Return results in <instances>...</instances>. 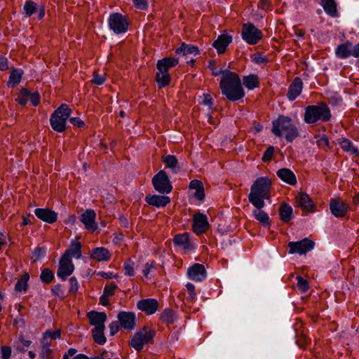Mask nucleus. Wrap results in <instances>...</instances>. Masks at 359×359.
Here are the masks:
<instances>
[{"mask_svg":"<svg viewBox=\"0 0 359 359\" xmlns=\"http://www.w3.org/2000/svg\"><path fill=\"white\" fill-rule=\"evenodd\" d=\"M219 87L222 93L232 102L242 99L245 95L241 81L238 74L228 70L222 72Z\"/></svg>","mask_w":359,"mask_h":359,"instance_id":"obj_1","label":"nucleus"},{"mask_svg":"<svg viewBox=\"0 0 359 359\" xmlns=\"http://www.w3.org/2000/svg\"><path fill=\"white\" fill-rule=\"evenodd\" d=\"M271 187V182L268 177L257 178L251 187L249 201L255 208H263L265 205L264 199L270 196Z\"/></svg>","mask_w":359,"mask_h":359,"instance_id":"obj_2","label":"nucleus"},{"mask_svg":"<svg viewBox=\"0 0 359 359\" xmlns=\"http://www.w3.org/2000/svg\"><path fill=\"white\" fill-rule=\"evenodd\" d=\"M272 133L278 136H285L288 142H292L299 135L298 130L287 116H279L273 121Z\"/></svg>","mask_w":359,"mask_h":359,"instance_id":"obj_3","label":"nucleus"},{"mask_svg":"<svg viewBox=\"0 0 359 359\" xmlns=\"http://www.w3.org/2000/svg\"><path fill=\"white\" fill-rule=\"evenodd\" d=\"M330 118V110L324 102H320L318 105L308 106L305 109L304 121L307 123H314L319 120L328 121Z\"/></svg>","mask_w":359,"mask_h":359,"instance_id":"obj_4","label":"nucleus"},{"mask_svg":"<svg viewBox=\"0 0 359 359\" xmlns=\"http://www.w3.org/2000/svg\"><path fill=\"white\" fill-rule=\"evenodd\" d=\"M71 114V109L67 104H62L50 116V123L53 129L59 133L65 131Z\"/></svg>","mask_w":359,"mask_h":359,"instance_id":"obj_5","label":"nucleus"},{"mask_svg":"<svg viewBox=\"0 0 359 359\" xmlns=\"http://www.w3.org/2000/svg\"><path fill=\"white\" fill-rule=\"evenodd\" d=\"M156 336V332L152 328L144 326L135 333L130 339V345L135 351H140L145 344L151 342Z\"/></svg>","mask_w":359,"mask_h":359,"instance_id":"obj_6","label":"nucleus"},{"mask_svg":"<svg viewBox=\"0 0 359 359\" xmlns=\"http://www.w3.org/2000/svg\"><path fill=\"white\" fill-rule=\"evenodd\" d=\"M243 39L250 45H254L262 38V32L252 23H246L243 25Z\"/></svg>","mask_w":359,"mask_h":359,"instance_id":"obj_7","label":"nucleus"},{"mask_svg":"<svg viewBox=\"0 0 359 359\" xmlns=\"http://www.w3.org/2000/svg\"><path fill=\"white\" fill-rule=\"evenodd\" d=\"M152 183L154 189L161 194H168L172 191V187L164 170H161L153 177Z\"/></svg>","mask_w":359,"mask_h":359,"instance_id":"obj_8","label":"nucleus"},{"mask_svg":"<svg viewBox=\"0 0 359 359\" xmlns=\"http://www.w3.org/2000/svg\"><path fill=\"white\" fill-rule=\"evenodd\" d=\"M108 23L109 28L116 34L126 32L128 30V22L121 13H115L109 15Z\"/></svg>","mask_w":359,"mask_h":359,"instance_id":"obj_9","label":"nucleus"},{"mask_svg":"<svg viewBox=\"0 0 359 359\" xmlns=\"http://www.w3.org/2000/svg\"><path fill=\"white\" fill-rule=\"evenodd\" d=\"M69 252H64L59 262V267L57 271V276L62 280H65L67 277L72 274L74 270V266L72 260L68 258Z\"/></svg>","mask_w":359,"mask_h":359,"instance_id":"obj_10","label":"nucleus"},{"mask_svg":"<svg viewBox=\"0 0 359 359\" xmlns=\"http://www.w3.org/2000/svg\"><path fill=\"white\" fill-rule=\"evenodd\" d=\"M121 327L127 330H133L136 327V315L132 311H121L117 315Z\"/></svg>","mask_w":359,"mask_h":359,"instance_id":"obj_11","label":"nucleus"},{"mask_svg":"<svg viewBox=\"0 0 359 359\" xmlns=\"http://www.w3.org/2000/svg\"><path fill=\"white\" fill-rule=\"evenodd\" d=\"M159 307L158 302L154 298L143 299L137 302V308L148 316L154 314Z\"/></svg>","mask_w":359,"mask_h":359,"instance_id":"obj_12","label":"nucleus"},{"mask_svg":"<svg viewBox=\"0 0 359 359\" xmlns=\"http://www.w3.org/2000/svg\"><path fill=\"white\" fill-rule=\"evenodd\" d=\"M187 275L194 281L203 282L206 279L207 272L203 264L196 263L188 269Z\"/></svg>","mask_w":359,"mask_h":359,"instance_id":"obj_13","label":"nucleus"},{"mask_svg":"<svg viewBox=\"0 0 359 359\" xmlns=\"http://www.w3.org/2000/svg\"><path fill=\"white\" fill-rule=\"evenodd\" d=\"M330 208L332 215L337 217H341L345 215L349 207L345 201L341 198H332L330 202Z\"/></svg>","mask_w":359,"mask_h":359,"instance_id":"obj_14","label":"nucleus"},{"mask_svg":"<svg viewBox=\"0 0 359 359\" xmlns=\"http://www.w3.org/2000/svg\"><path fill=\"white\" fill-rule=\"evenodd\" d=\"M96 214L93 210H86L80 217V221L85 226V229L91 232L95 231L98 226L95 222Z\"/></svg>","mask_w":359,"mask_h":359,"instance_id":"obj_15","label":"nucleus"},{"mask_svg":"<svg viewBox=\"0 0 359 359\" xmlns=\"http://www.w3.org/2000/svg\"><path fill=\"white\" fill-rule=\"evenodd\" d=\"M86 316L90 324L94 327H105L104 323L107 319L106 313L90 311L87 313Z\"/></svg>","mask_w":359,"mask_h":359,"instance_id":"obj_16","label":"nucleus"},{"mask_svg":"<svg viewBox=\"0 0 359 359\" xmlns=\"http://www.w3.org/2000/svg\"><path fill=\"white\" fill-rule=\"evenodd\" d=\"M208 228L207 217L201 213H196L194 217L193 229L196 234L204 233Z\"/></svg>","mask_w":359,"mask_h":359,"instance_id":"obj_17","label":"nucleus"},{"mask_svg":"<svg viewBox=\"0 0 359 359\" xmlns=\"http://www.w3.org/2000/svg\"><path fill=\"white\" fill-rule=\"evenodd\" d=\"M296 203L304 211H313L314 203L310 196L306 193H298L296 196Z\"/></svg>","mask_w":359,"mask_h":359,"instance_id":"obj_18","label":"nucleus"},{"mask_svg":"<svg viewBox=\"0 0 359 359\" xmlns=\"http://www.w3.org/2000/svg\"><path fill=\"white\" fill-rule=\"evenodd\" d=\"M34 214L39 219L50 224L55 222L57 218V213L48 208H36Z\"/></svg>","mask_w":359,"mask_h":359,"instance_id":"obj_19","label":"nucleus"},{"mask_svg":"<svg viewBox=\"0 0 359 359\" xmlns=\"http://www.w3.org/2000/svg\"><path fill=\"white\" fill-rule=\"evenodd\" d=\"M303 83L302 80L296 77L288 88L287 97L290 101L294 100L302 93Z\"/></svg>","mask_w":359,"mask_h":359,"instance_id":"obj_20","label":"nucleus"},{"mask_svg":"<svg viewBox=\"0 0 359 359\" xmlns=\"http://www.w3.org/2000/svg\"><path fill=\"white\" fill-rule=\"evenodd\" d=\"M353 53V43L346 41L344 43L339 45L335 49V54L337 57L341 59H345L352 56Z\"/></svg>","mask_w":359,"mask_h":359,"instance_id":"obj_21","label":"nucleus"},{"mask_svg":"<svg viewBox=\"0 0 359 359\" xmlns=\"http://www.w3.org/2000/svg\"><path fill=\"white\" fill-rule=\"evenodd\" d=\"M232 38L228 34H222L213 43V46L217 49V53L221 54L223 53L228 45L231 43Z\"/></svg>","mask_w":359,"mask_h":359,"instance_id":"obj_22","label":"nucleus"},{"mask_svg":"<svg viewBox=\"0 0 359 359\" xmlns=\"http://www.w3.org/2000/svg\"><path fill=\"white\" fill-rule=\"evenodd\" d=\"M278 177L285 183L290 185L297 184V179L294 172L288 168H281L277 171Z\"/></svg>","mask_w":359,"mask_h":359,"instance_id":"obj_23","label":"nucleus"},{"mask_svg":"<svg viewBox=\"0 0 359 359\" xmlns=\"http://www.w3.org/2000/svg\"><path fill=\"white\" fill-rule=\"evenodd\" d=\"M146 201L151 205L161 208L164 207L170 202L168 196L153 195L146 197Z\"/></svg>","mask_w":359,"mask_h":359,"instance_id":"obj_24","label":"nucleus"},{"mask_svg":"<svg viewBox=\"0 0 359 359\" xmlns=\"http://www.w3.org/2000/svg\"><path fill=\"white\" fill-rule=\"evenodd\" d=\"M177 64L178 60L175 57H164L157 62L156 67L158 71L168 73V69Z\"/></svg>","mask_w":359,"mask_h":359,"instance_id":"obj_25","label":"nucleus"},{"mask_svg":"<svg viewBox=\"0 0 359 359\" xmlns=\"http://www.w3.org/2000/svg\"><path fill=\"white\" fill-rule=\"evenodd\" d=\"M90 257L97 262H105L111 258V253L107 248H93Z\"/></svg>","mask_w":359,"mask_h":359,"instance_id":"obj_26","label":"nucleus"},{"mask_svg":"<svg viewBox=\"0 0 359 359\" xmlns=\"http://www.w3.org/2000/svg\"><path fill=\"white\" fill-rule=\"evenodd\" d=\"M163 161L165 166L170 168L172 172L177 173L180 170L177 158L173 155H167L163 157Z\"/></svg>","mask_w":359,"mask_h":359,"instance_id":"obj_27","label":"nucleus"},{"mask_svg":"<svg viewBox=\"0 0 359 359\" xmlns=\"http://www.w3.org/2000/svg\"><path fill=\"white\" fill-rule=\"evenodd\" d=\"M175 53L178 55L187 56L188 55H193L194 56L199 54L198 48L192 45L182 43L181 46L176 49Z\"/></svg>","mask_w":359,"mask_h":359,"instance_id":"obj_28","label":"nucleus"},{"mask_svg":"<svg viewBox=\"0 0 359 359\" xmlns=\"http://www.w3.org/2000/svg\"><path fill=\"white\" fill-rule=\"evenodd\" d=\"M320 4L325 12L331 17H335L337 13V4L334 0H320Z\"/></svg>","mask_w":359,"mask_h":359,"instance_id":"obj_29","label":"nucleus"},{"mask_svg":"<svg viewBox=\"0 0 359 359\" xmlns=\"http://www.w3.org/2000/svg\"><path fill=\"white\" fill-rule=\"evenodd\" d=\"M189 189H194V196L199 201H203L205 197L203 184L199 180H192L189 183Z\"/></svg>","mask_w":359,"mask_h":359,"instance_id":"obj_30","label":"nucleus"},{"mask_svg":"<svg viewBox=\"0 0 359 359\" xmlns=\"http://www.w3.org/2000/svg\"><path fill=\"white\" fill-rule=\"evenodd\" d=\"M22 74L23 72L20 69H15L11 71L8 81L7 82V86L9 88H14L18 85L21 81Z\"/></svg>","mask_w":359,"mask_h":359,"instance_id":"obj_31","label":"nucleus"},{"mask_svg":"<svg viewBox=\"0 0 359 359\" xmlns=\"http://www.w3.org/2000/svg\"><path fill=\"white\" fill-rule=\"evenodd\" d=\"M174 243L175 245H182V247H192L194 245L188 233L176 235L174 238Z\"/></svg>","mask_w":359,"mask_h":359,"instance_id":"obj_32","label":"nucleus"},{"mask_svg":"<svg viewBox=\"0 0 359 359\" xmlns=\"http://www.w3.org/2000/svg\"><path fill=\"white\" fill-rule=\"evenodd\" d=\"M105 327H94L92 330V336L94 341L100 345H103L107 341L104 336Z\"/></svg>","mask_w":359,"mask_h":359,"instance_id":"obj_33","label":"nucleus"},{"mask_svg":"<svg viewBox=\"0 0 359 359\" xmlns=\"http://www.w3.org/2000/svg\"><path fill=\"white\" fill-rule=\"evenodd\" d=\"M243 85L249 90H253L255 88L259 86V78L255 74H250L248 76H244L243 79Z\"/></svg>","mask_w":359,"mask_h":359,"instance_id":"obj_34","label":"nucleus"},{"mask_svg":"<svg viewBox=\"0 0 359 359\" xmlns=\"http://www.w3.org/2000/svg\"><path fill=\"white\" fill-rule=\"evenodd\" d=\"M279 214L283 221L289 222L292 219V208L287 204H282L279 208Z\"/></svg>","mask_w":359,"mask_h":359,"instance_id":"obj_35","label":"nucleus"},{"mask_svg":"<svg viewBox=\"0 0 359 359\" xmlns=\"http://www.w3.org/2000/svg\"><path fill=\"white\" fill-rule=\"evenodd\" d=\"M339 144L341 149L351 154H357L358 153V149L354 147L353 142L346 138L339 140Z\"/></svg>","mask_w":359,"mask_h":359,"instance_id":"obj_36","label":"nucleus"},{"mask_svg":"<svg viewBox=\"0 0 359 359\" xmlns=\"http://www.w3.org/2000/svg\"><path fill=\"white\" fill-rule=\"evenodd\" d=\"M262 208H256L252 214L255 219L263 225H269V217L267 213L262 210Z\"/></svg>","mask_w":359,"mask_h":359,"instance_id":"obj_37","label":"nucleus"},{"mask_svg":"<svg viewBox=\"0 0 359 359\" xmlns=\"http://www.w3.org/2000/svg\"><path fill=\"white\" fill-rule=\"evenodd\" d=\"M160 320L167 325L172 324L175 320V313L170 309H165L161 312Z\"/></svg>","mask_w":359,"mask_h":359,"instance_id":"obj_38","label":"nucleus"},{"mask_svg":"<svg viewBox=\"0 0 359 359\" xmlns=\"http://www.w3.org/2000/svg\"><path fill=\"white\" fill-rule=\"evenodd\" d=\"M156 81L159 88H163L170 83V75L168 73H166L163 71L158 70L156 75Z\"/></svg>","mask_w":359,"mask_h":359,"instance_id":"obj_39","label":"nucleus"},{"mask_svg":"<svg viewBox=\"0 0 359 359\" xmlns=\"http://www.w3.org/2000/svg\"><path fill=\"white\" fill-rule=\"evenodd\" d=\"M29 280V275L28 273L23 274L22 277L18 280L15 285V290L17 292H25L27 289V283Z\"/></svg>","mask_w":359,"mask_h":359,"instance_id":"obj_40","label":"nucleus"},{"mask_svg":"<svg viewBox=\"0 0 359 359\" xmlns=\"http://www.w3.org/2000/svg\"><path fill=\"white\" fill-rule=\"evenodd\" d=\"M38 11V5L32 1H27L23 6V13L28 18Z\"/></svg>","mask_w":359,"mask_h":359,"instance_id":"obj_41","label":"nucleus"},{"mask_svg":"<svg viewBox=\"0 0 359 359\" xmlns=\"http://www.w3.org/2000/svg\"><path fill=\"white\" fill-rule=\"evenodd\" d=\"M316 245L315 242L309 238H305L302 241L296 242H290L288 247H314Z\"/></svg>","mask_w":359,"mask_h":359,"instance_id":"obj_42","label":"nucleus"},{"mask_svg":"<svg viewBox=\"0 0 359 359\" xmlns=\"http://www.w3.org/2000/svg\"><path fill=\"white\" fill-rule=\"evenodd\" d=\"M39 357L41 359H53V349L48 346H40Z\"/></svg>","mask_w":359,"mask_h":359,"instance_id":"obj_43","label":"nucleus"},{"mask_svg":"<svg viewBox=\"0 0 359 359\" xmlns=\"http://www.w3.org/2000/svg\"><path fill=\"white\" fill-rule=\"evenodd\" d=\"M41 280L44 283H50L54 279V273L48 268L43 269L40 275Z\"/></svg>","mask_w":359,"mask_h":359,"instance_id":"obj_44","label":"nucleus"},{"mask_svg":"<svg viewBox=\"0 0 359 359\" xmlns=\"http://www.w3.org/2000/svg\"><path fill=\"white\" fill-rule=\"evenodd\" d=\"M18 341L22 344V346H18L16 347V351L19 353H25L27 351V348H28L32 343L31 340L26 339L22 334L19 336Z\"/></svg>","mask_w":359,"mask_h":359,"instance_id":"obj_45","label":"nucleus"},{"mask_svg":"<svg viewBox=\"0 0 359 359\" xmlns=\"http://www.w3.org/2000/svg\"><path fill=\"white\" fill-rule=\"evenodd\" d=\"M29 95H30V91L27 88H22L20 90V95L17 99L18 102L22 105L25 106L29 100Z\"/></svg>","mask_w":359,"mask_h":359,"instance_id":"obj_46","label":"nucleus"},{"mask_svg":"<svg viewBox=\"0 0 359 359\" xmlns=\"http://www.w3.org/2000/svg\"><path fill=\"white\" fill-rule=\"evenodd\" d=\"M42 336L50 340L59 339L61 338V330L59 329L54 331L48 330L42 334Z\"/></svg>","mask_w":359,"mask_h":359,"instance_id":"obj_47","label":"nucleus"},{"mask_svg":"<svg viewBox=\"0 0 359 359\" xmlns=\"http://www.w3.org/2000/svg\"><path fill=\"white\" fill-rule=\"evenodd\" d=\"M296 279L297 281V286L298 289L302 292H306L309 288V283L308 280L302 276H297Z\"/></svg>","mask_w":359,"mask_h":359,"instance_id":"obj_48","label":"nucleus"},{"mask_svg":"<svg viewBox=\"0 0 359 359\" xmlns=\"http://www.w3.org/2000/svg\"><path fill=\"white\" fill-rule=\"evenodd\" d=\"M124 271L127 276H133L135 275L134 262L130 259L124 262Z\"/></svg>","mask_w":359,"mask_h":359,"instance_id":"obj_49","label":"nucleus"},{"mask_svg":"<svg viewBox=\"0 0 359 359\" xmlns=\"http://www.w3.org/2000/svg\"><path fill=\"white\" fill-rule=\"evenodd\" d=\"M81 248H67L65 252L68 253V259L72 260V258L80 259L82 255Z\"/></svg>","mask_w":359,"mask_h":359,"instance_id":"obj_50","label":"nucleus"},{"mask_svg":"<svg viewBox=\"0 0 359 359\" xmlns=\"http://www.w3.org/2000/svg\"><path fill=\"white\" fill-rule=\"evenodd\" d=\"M118 289V285L114 283L107 284L104 287L103 293L110 297L114 294L115 291Z\"/></svg>","mask_w":359,"mask_h":359,"instance_id":"obj_51","label":"nucleus"},{"mask_svg":"<svg viewBox=\"0 0 359 359\" xmlns=\"http://www.w3.org/2000/svg\"><path fill=\"white\" fill-rule=\"evenodd\" d=\"M252 61L257 65H262L268 62V59L261 53H256L252 55Z\"/></svg>","mask_w":359,"mask_h":359,"instance_id":"obj_52","label":"nucleus"},{"mask_svg":"<svg viewBox=\"0 0 359 359\" xmlns=\"http://www.w3.org/2000/svg\"><path fill=\"white\" fill-rule=\"evenodd\" d=\"M69 291L71 293H76L79 290V283L76 277L73 276L69 278Z\"/></svg>","mask_w":359,"mask_h":359,"instance_id":"obj_53","label":"nucleus"},{"mask_svg":"<svg viewBox=\"0 0 359 359\" xmlns=\"http://www.w3.org/2000/svg\"><path fill=\"white\" fill-rule=\"evenodd\" d=\"M186 287H187V290L188 291V294H189L187 298L191 302H194L196 299V294L195 292V286L192 283H188L186 285Z\"/></svg>","mask_w":359,"mask_h":359,"instance_id":"obj_54","label":"nucleus"},{"mask_svg":"<svg viewBox=\"0 0 359 359\" xmlns=\"http://www.w3.org/2000/svg\"><path fill=\"white\" fill-rule=\"evenodd\" d=\"M273 152H274V147L272 146L269 147L263 154L262 161L264 162L269 161L272 158Z\"/></svg>","mask_w":359,"mask_h":359,"instance_id":"obj_55","label":"nucleus"},{"mask_svg":"<svg viewBox=\"0 0 359 359\" xmlns=\"http://www.w3.org/2000/svg\"><path fill=\"white\" fill-rule=\"evenodd\" d=\"M11 356V348L7 346H3L1 348V359H10Z\"/></svg>","mask_w":359,"mask_h":359,"instance_id":"obj_56","label":"nucleus"},{"mask_svg":"<svg viewBox=\"0 0 359 359\" xmlns=\"http://www.w3.org/2000/svg\"><path fill=\"white\" fill-rule=\"evenodd\" d=\"M44 248H34L32 255V259L34 262L38 261L41 257L43 256L45 252L43 251Z\"/></svg>","mask_w":359,"mask_h":359,"instance_id":"obj_57","label":"nucleus"},{"mask_svg":"<svg viewBox=\"0 0 359 359\" xmlns=\"http://www.w3.org/2000/svg\"><path fill=\"white\" fill-rule=\"evenodd\" d=\"M51 292L55 296L59 297H63L64 296V290L62 288V285L60 284H57L54 285L51 288Z\"/></svg>","mask_w":359,"mask_h":359,"instance_id":"obj_58","label":"nucleus"},{"mask_svg":"<svg viewBox=\"0 0 359 359\" xmlns=\"http://www.w3.org/2000/svg\"><path fill=\"white\" fill-rule=\"evenodd\" d=\"M119 322L118 321H112L109 325V333L111 336L115 335L119 331Z\"/></svg>","mask_w":359,"mask_h":359,"instance_id":"obj_59","label":"nucleus"},{"mask_svg":"<svg viewBox=\"0 0 359 359\" xmlns=\"http://www.w3.org/2000/svg\"><path fill=\"white\" fill-rule=\"evenodd\" d=\"M328 100H329V103L332 105H334V106H337V105H339L342 102V100L341 98L340 97V96H339L337 94H334V95H330L329 97H328Z\"/></svg>","mask_w":359,"mask_h":359,"instance_id":"obj_60","label":"nucleus"},{"mask_svg":"<svg viewBox=\"0 0 359 359\" xmlns=\"http://www.w3.org/2000/svg\"><path fill=\"white\" fill-rule=\"evenodd\" d=\"M29 100L34 106H37L40 102V96L37 92H30V95H29Z\"/></svg>","mask_w":359,"mask_h":359,"instance_id":"obj_61","label":"nucleus"},{"mask_svg":"<svg viewBox=\"0 0 359 359\" xmlns=\"http://www.w3.org/2000/svg\"><path fill=\"white\" fill-rule=\"evenodd\" d=\"M312 248H290L289 254H299V255H304L306 253Z\"/></svg>","mask_w":359,"mask_h":359,"instance_id":"obj_62","label":"nucleus"},{"mask_svg":"<svg viewBox=\"0 0 359 359\" xmlns=\"http://www.w3.org/2000/svg\"><path fill=\"white\" fill-rule=\"evenodd\" d=\"M133 3L136 8L144 10L147 8V0H133Z\"/></svg>","mask_w":359,"mask_h":359,"instance_id":"obj_63","label":"nucleus"},{"mask_svg":"<svg viewBox=\"0 0 359 359\" xmlns=\"http://www.w3.org/2000/svg\"><path fill=\"white\" fill-rule=\"evenodd\" d=\"M105 81V78L103 75L95 74L93 76L92 82L95 85L100 86L102 85Z\"/></svg>","mask_w":359,"mask_h":359,"instance_id":"obj_64","label":"nucleus"}]
</instances>
